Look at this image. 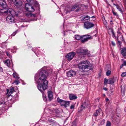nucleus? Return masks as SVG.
I'll use <instances>...</instances> for the list:
<instances>
[{
	"label": "nucleus",
	"mask_w": 126,
	"mask_h": 126,
	"mask_svg": "<svg viewBox=\"0 0 126 126\" xmlns=\"http://www.w3.org/2000/svg\"><path fill=\"white\" fill-rule=\"evenodd\" d=\"M111 44L113 46H115V43L113 41H112L111 42Z\"/></svg>",
	"instance_id": "43"
},
{
	"label": "nucleus",
	"mask_w": 126,
	"mask_h": 126,
	"mask_svg": "<svg viewBox=\"0 0 126 126\" xmlns=\"http://www.w3.org/2000/svg\"><path fill=\"white\" fill-rule=\"evenodd\" d=\"M112 13L115 16H116L117 15V14L115 12L113 11H112Z\"/></svg>",
	"instance_id": "42"
},
{
	"label": "nucleus",
	"mask_w": 126,
	"mask_h": 126,
	"mask_svg": "<svg viewBox=\"0 0 126 126\" xmlns=\"http://www.w3.org/2000/svg\"><path fill=\"white\" fill-rule=\"evenodd\" d=\"M124 65H125L123 63L120 66V68H121Z\"/></svg>",
	"instance_id": "46"
},
{
	"label": "nucleus",
	"mask_w": 126,
	"mask_h": 126,
	"mask_svg": "<svg viewBox=\"0 0 126 126\" xmlns=\"http://www.w3.org/2000/svg\"><path fill=\"white\" fill-rule=\"evenodd\" d=\"M10 90L13 92H14L15 91L14 88L13 87H12V88Z\"/></svg>",
	"instance_id": "38"
},
{
	"label": "nucleus",
	"mask_w": 126,
	"mask_h": 126,
	"mask_svg": "<svg viewBox=\"0 0 126 126\" xmlns=\"http://www.w3.org/2000/svg\"><path fill=\"white\" fill-rule=\"evenodd\" d=\"M121 42L120 41H119V40L118 41V44L119 46H121Z\"/></svg>",
	"instance_id": "39"
},
{
	"label": "nucleus",
	"mask_w": 126,
	"mask_h": 126,
	"mask_svg": "<svg viewBox=\"0 0 126 126\" xmlns=\"http://www.w3.org/2000/svg\"><path fill=\"white\" fill-rule=\"evenodd\" d=\"M112 33H113V34L114 35V33L113 32Z\"/></svg>",
	"instance_id": "55"
},
{
	"label": "nucleus",
	"mask_w": 126,
	"mask_h": 126,
	"mask_svg": "<svg viewBox=\"0 0 126 126\" xmlns=\"http://www.w3.org/2000/svg\"><path fill=\"white\" fill-rule=\"evenodd\" d=\"M19 83V81L18 80H16L13 84L15 83L16 85H17Z\"/></svg>",
	"instance_id": "33"
},
{
	"label": "nucleus",
	"mask_w": 126,
	"mask_h": 126,
	"mask_svg": "<svg viewBox=\"0 0 126 126\" xmlns=\"http://www.w3.org/2000/svg\"><path fill=\"white\" fill-rule=\"evenodd\" d=\"M83 19L85 21H89L90 17L88 16H86L85 17H83Z\"/></svg>",
	"instance_id": "23"
},
{
	"label": "nucleus",
	"mask_w": 126,
	"mask_h": 126,
	"mask_svg": "<svg viewBox=\"0 0 126 126\" xmlns=\"http://www.w3.org/2000/svg\"><path fill=\"white\" fill-rule=\"evenodd\" d=\"M117 32V40H118L120 39L121 41H123V38L121 33L119 31H118Z\"/></svg>",
	"instance_id": "15"
},
{
	"label": "nucleus",
	"mask_w": 126,
	"mask_h": 126,
	"mask_svg": "<svg viewBox=\"0 0 126 126\" xmlns=\"http://www.w3.org/2000/svg\"><path fill=\"white\" fill-rule=\"evenodd\" d=\"M23 4V2L20 0H18L17 1L15 5L18 8H21Z\"/></svg>",
	"instance_id": "9"
},
{
	"label": "nucleus",
	"mask_w": 126,
	"mask_h": 126,
	"mask_svg": "<svg viewBox=\"0 0 126 126\" xmlns=\"http://www.w3.org/2000/svg\"><path fill=\"white\" fill-rule=\"evenodd\" d=\"M87 107V105L86 103L85 102L82 104L81 106V107L79 108V109H80L82 111L83 109Z\"/></svg>",
	"instance_id": "20"
},
{
	"label": "nucleus",
	"mask_w": 126,
	"mask_h": 126,
	"mask_svg": "<svg viewBox=\"0 0 126 126\" xmlns=\"http://www.w3.org/2000/svg\"><path fill=\"white\" fill-rule=\"evenodd\" d=\"M84 36H80L78 35H76L75 36V39L77 40H79L81 39Z\"/></svg>",
	"instance_id": "22"
},
{
	"label": "nucleus",
	"mask_w": 126,
	"mask_h": 126,
	"mask_svg": "<svg viewBox=\"0 0 126 126\" xmlns=\"http://www.w3.org/2000/svg\"><path fill=\"white\" fill-rule=\"evenodd\" d=\"M0 5L4 8H6L7 7L5 2L4 0H0Z\"/></svg>",
	"instance_id": "13"
},
{
	"label": "nucleus",
	"mask_w": 126,
	"mask_h": 126,
	"mask_svg": "<svg viewBox=\"0 0 126 126\" xmlns=\"http://www.w3.org/2000/svg\"><path fill=\"white\" fill-rule=\"evenodd\" d=\"M76 124L75 121L73 122L72 123V126H76Z\"/></svg>",
	"instance_id": "36"
},
{
	"label": "nucleus",
	"mask_w": 126,
	"mask_h": 126,
	"mask_svg": "<svg viewBox=\"0 0 126 126\" xmlns=\"http://www.w3.org/2000/svg\"><path fill=\"white\" fill-rule=\"evenodd\" d=\"M0 71L2 72L3 71V69L1 67H0Z\"/></svg>",
	"instance_id": "47"
},
{
	"label": "nucleus",
	"mask_w": 126,
	"mask_h": 126,
	"mask_svg": "<svg viewBox=\"0 0 126 126\" xmlns=\"http://www.w3.org/2000/svg\"><path fill=\"white\" fill-rule=\"evenodd\" d=\"M105 123V120H102L101 122V124H103Z\"/></svg>",
	"instance_id": "41"
},
{
	"label": "nucleus",
	"mask_w": 126,
	"mask_h": 126,
	"mask_svg": "<svg viewBox=\"0 0 126 126\" xmlns=\"http://www.w3.org/2000/svg\"><path fill=\"white\" fill-rule=\"evenodd\" d=\"M48 97L49 100H51L53 99V95L52 92L51 91H48Z\"/></svg>",
	"instance_id": "17"
},
{
	"label": "nucleus",
	"mask_w": 126,
	"mask_h": 126,
	"mask_svg": "<svg viewBox=\"0 0 126 126\" xmlns=\"http://www.w3.org/2000/svg\"><path fill=\"white\" fill-rule=\"evenodd\" d=\"M114 83L113 80L111 78L108 79V84H111Z\"/></svg>",
	"instance_id": "27"
},
{
	"label": "nucleus",
	"mask_w": 126,
	"mask_h": 126,
	"mask_svg": "<svg viewBox=\"0 0 126 126\" xmlns=\"http://www.w3.org/2000/svg\"><path fill=\"white\" fill-rule=\"evenodd\" d=\"M11 10L12 9H11L9 8L7 10L4 9L2 10H1V11L2 10H3V12H2L5 13H7L9 15L11 14Z\"/></svg>",
	"instance_id": "16"
},
{
	"label": "nucleus",
	"mask_w": 126,
	"mask_h": 126,
	"mask_svg": "<svg viewBox=\"0 0 126 126\" xmlns=\"http://www.w3.org/2000/svg\"><path fill=\"white\" fill-rule=\"evenodd\" d=\"M44 69H41L39 73L35 75V81L39 83L37 85L39 90L42 92L47 88L48 82L47 80L48 76V73Z\"/></svg>",
	"instance_id": "1"
},
{
	"label": "nucleus",
	"mask_w": 126,
	"mask_h": 126,
	"mask_svg": "<svg viewBox=\"0 0 126 126\" xmlns=\"http://www.w3.org/2000/svg\"><path fill=\"white\" fill-rule=\"evenodd\" d=\"M43 69L46 71V73H48V76L49 75V74H50L51 73L52 70L50 68L47 67L46 69L45 68H43L42 69Z\"/></svg>",
	"instance_id": "14"
},
{
	"label": "nucleus",
	"mask_w": 126,
	"mask_h": 126,
	"mask_svg": "<svg viewBox=\"0 0 126 126\" xmlns=\"http://www.w3.org/2000/svg\"><path fill=\"white\" fill-rule=\"evenodd\" d=\"M116 7L117 9H118L119 11L121 12H122V8L121 7L122 6L121 5V6H120L119 5L117 4L116 5Z\"/></svg>",
	"instance_id": "24"
},
{
	"label": "nucleus",
	"mask_w": 126,
	"mask_h": 126,
	"mask_svg": "<svg viewBox=\"0 0 126 126\" xmlns=\"http://www.w3.org/2000/svg\"><path fill=\"white\" fill-rule=\"evenodd\" d=\"M93 38L92 37H87L83 39L81 41V42L84 43L87 41L89 39H92Z\"/></svg>",
	"instance_id": "19"
},
{
	"label": "nucleus",
	"mask_w": 126,
	"mask_h": 126,
	"mask_svg": "<svg viewBox=\"0 0 126 126\" xmlns=\"http://www.w3.org/2000/svg\"><path fill=\"white\" fill-rule=\"evenodd\" d=\"M4 63L6 64L8 66H9L10 65V61L8 60H5L4 61Z\"/></svg>",
	"instance_id": "25"
},
{
	"label": "nucleus",
	"mask_w": 126,
	"mask_h": 126,
	"mask_svg": "<svg viewBox=\"0 0 126 126\" xmlns=\"http://www.w3.org/2000/svg\"><path fill=\"white\" fill-rule=\"evenodd\" d=\"M16 32H14L12 34V35L13 36H14L16 33Z\"/></svg>",
	"instance_id": "45"
},
{
	"label": "nucleus",
	"mask_w": 126,
	"mask_h": 126,
	"mask_svg": "<svg viewBox=\"0 0 126 126\" xmlns=\"http://www.w3.org/2000/svg\"><path fill=\"white\" fill-rule=\"evenodd\" d=\"M71 8L72 11H75L77 12H78L79 11L80 9L79 6L77 5H74Z\"/></svg>",
	"instance_id": "11"
},
{
	"label": "nucleus",
	"mask_w": 126,
	"mask_h": 126,
	"mask_svg": "<svg viewBox=\"0 0 126 126\" xmlns=\"http://www.w3.org/2000/svg\"><path fill=\"white\" fill-rule=\"evenodd\" d=\"M13 76L16 79H19V77L18 76L17 74L16 73H14L13 74Z\"/></svg>",
	"instance_id": "29"
},
{
	"label": "nucleus",
	"mask_w": 126,
	"mask_h": 126,
	"mask_svg": "<svg viewBox=\"0 0 126 126\" xmlns=\"http://www.w3.org/2000/svg\"><path fill=\"white\" fill-rule=\"evenodd\" d=\"M6 20L9 23H12L15 22V18L12 15L8 16L6 18Z\"/></svg>",
	"instance_id": "6"
},
{
	"label": "nucleus",
	"mask_w": 126,
	"mask_h": 126,
	"mask_svg": "<svg viewBox=\"0 0 126 126\" xmlns=\"http://www.w3.org/2000/svg\"><path fill=\"white\" fill-rule=\"evenodd\" d=\"M75 107V106L73 105H72L71 106L70 109H74Z\"/></svg>",
	"instance_id": "37"
},
{
	"label": "nucleus",
	"mask_w": 126,
	"mask_h": 126,
	"mask_svg": "<svg viewBox=\"0 0 126 126\" xmlns=\"http://www.w3.org/2000/svg\"><path fill=\"white\" fill-rule=\"evenodd\" d=\"M16 15V16H18V15L17 14Z\"/></svg>",
	"instance_id": "54"
},
{
	"label": "nucleus",
	"mask_w": 126,
	"mask_h": 126,
	"mask_svg": "<svg viewBox=\"0 0 126 126\" xmlns=\"http://www.w3.org/2000/svg\"><path fill=\"white\" fill-rule=\"evenodd\" d=\"M121 50V54L122 55L124 58H126V48L124 47L123 48H120Z\"/></svg>",
	"instance_id": "10"
},
{
	"label": "nucleus",
	"mask_w": 126,
	"mask_h": 126,
	"mask_svg": "<svg viewBox=\"0 0 126 126\" xmlns=\"http://www.w3.org/2000/svg\"><path fill=\"white\" fill-rule=\"evenodd\" d=\"M122 60H123V59H122Z\"/></svg>",
	"instance_id": "57"
},
{
	"label": "nucleus",
	"mask_w": 126,
	"mask_h": 126,
	"mask_svg": "<svg viewBox=\"0 0 126 126\" xmlns=\"http://www.w3.org/2000/svg\"><path fill=\"white\" fill-rule=\"evenodd\" d=\"M111 0V1H112L113 0Z\"/></svg>",
	"instance_id": "56"
},
{
	"label": "nucleus",
	"mask_w": 126,
	"mask_h": 126,
	"mask_svg": "<svg viewBox=\"0 0 126 126\" xmlns=\"http://www.w3.org/2000/svg\"><path fill=\"white\" fill-rule=\"evenodd\" d=\"M104 89L105 90H107V89L106 88H104Z\"/></svg>",
	"instance_id": "52"
},
{
	"label": "nucleus",
	"mask_w": 126,
	"mask_h": 126,
	"mask_svg": "<svg viewBox=\"0 0 126 126\" xmlns=\"http://www.w3.org/2000/svg\"><path fill=\"white\" fill-rule=\"evenodd\" d=\"M78 66L79 69L84 72L92 70L94 67L93 64L87 60L81 61L79 63Z\"/></svg>",
	"instance_id": "2"
},
{
	"label": "nucleus",
	"mask_w": 126,
	"mask_h": 126,
	"mask_svg": "<svg viewBox=\"0 0 126 126\" xmlns=\"http://www.w3.org/2000/svg\"><path fill=\"white\" fill-rule=\"evenodd\" d=\"M31 12H30L29 13H26V16L28 17H31Z\"/></svg>",
	"instance_id": "31"
},
{
	"label": "nucleus",
	"mask_w": 126,
	"mask_h": 126,
	"mask_svg": "<svg viewBox=\"0 0 126 126\" xmlns=\"http://www.w3.org/2000/svg\"><path fill=\"white\" fill-rule=\"evenodd\" d=\"M126 76V72H123L122 73L121 76L122 77H124Z\"/></svg>",
	"instance_id": "34"
},
{
	"label": "nucleus",
	"mask_w": 126,
	"mask_h": 126,
	"mask_svg": "<svg viewBox=\"0 0 126 126\" xmlns=\"http://www.w3.org/2000/svg\"><path fill=\"white\" fill-rule=\"evenodd\" d=\"M91 18H95V16H92L91 17Z\"/></svg>",
	"instance_id": "53"
},
{
	"label": "nucleus",
	"mask_w": 126,
	"mask_h": 126,
	"mask_svg": "<svg viewBox=\"0 0 126 126\" xmlns=\"http://www.w3.org/2000/svg\"><path fill=\"white\" fill-rule=\"evenodd\" d=\"M75 75V72L72 70H70L67 73V75L68 77L73 76Z\"/></svg>",
	"instance_id": "12"
},
{
	"label": "nucleus",
	"mask_w": 126,
	"mask_h": 126,
	"mask_svg": "<svg viewBox=\"0 0 126 126\" xmlns=\"http://www.w3.org/2000/svg\"><path fill=\"white\" fill-rule=\"evenodd\" d=\"M72 11L71 8L69 7H67L66 8L65 10L64 11V12L66 14H67Z\"/></svg>",
	"instance_id": "21"
},
{
	"label": "nucleus",
	"mask_w": 126,
	"mask_h": 126,
	"mask_svg": "<svg viewBox=\"0 0 126 126\" xmlns=\"http://www.w3.org/2000/svg\"><path fill=\"white\" fill-rule=\"evenodd\" d=\"M126 66V61H124L123 62V63Z\"/></svg>",
	"instance_id": "49"
},
{
	"label": "nucleus",
	"mask_w": 126,
	"mask_h": 126,
	"mask_svg": "<svg viewBox=\"0 0 126 126\" xmlns=\"http://www.w3.org/2000/svg\"><path fill=\"white\" fill-rule=\"evenodd\" d=\"M6 55H7L8 56H10V54L8 53V52H6Z\"/></svg>",
	"instance_id": "48"
},
{
	"label": "nucleus",
	"mask_w": 126,
	"mask_h": 126,
	"mask_svg": "<svg viewBox=\"0 0 126 126\" xmlns=\"http://www.w3.org/2000/svg\"><path fill=\"white\" fill-rule=\"evenodd\" d=\"M94 24L90 22H86L84 23V27L86 29H89L94 26Z\"/></svg>",
	"instance_id": "7"
},
{
	"label": "nucleus",
	"mask_w": 126,
	"mask_h": 126,
	"mask_svg": "<svg viewBox=\"0 0 126 126\" xmlns=\"http://www.w3.org/2000/svg\"><path fill=\"white\" fill-rule=\"evenodd\" d=\"M35 5H36L37 7L38 6V4L37 2H35Z\"/></svg>",
	"instance_id": "44"
},
{
	"label": "nucleus",
	"mask_w": 126,
	"mask_h": 126,
	"mask_svg": "<svg viewBox=\"0 0 126 126\" xmlns=\"http://www.w3.org/2000/svg\"><path fill=\"white\" fill-rule=\"evenodd\" d=\"M26 0L28 2H30L32 0Z\"/></svg>",
	"instance_id": "50"
},
{
	"label": "nucleus",
	"mask_w": 126,
	"mask_h": 126,
	"mask_svg": "<svg viewBox=\"0 0 126 126\" xmlns=\"http://www.w3.org/2000/svg\"><path fill=\"white\" fill-rule=\"evenodd\" d=\"M25 7L26 10L29 12H33L35 11L33 7L28 3L25 4Z\"/></svg>",
	"instance_id": "5"
},
{
	"label": "nucleus",
	"mask_w": 126,
	"mask_h": 126,
	"mask_svg": "<svg viewBox=\"0 0 126 126\" xmlns=\"http://www.w3.org/2000/svg\"><path fill=\"white\" fill-rule=\"evenodd\" d=\"M100 111L101 110H96V111L94 112V115L95 116H97L98 113L100 112Z\"/></svg>",
	"instance_id": "26"
},
{
	"label": "nucleus",
	"mask_w": 126,
	"mask_h": 126,
	"mask_svg": "<svg viewBox=\"0 0 126 126\" xmlns=\"http://www.w3.org/2000/svg\"><path fill=\"white\" fill-rule=\"evenodd\" d=\"M69 97L70 99L71 100L75 99L77 98V97L75 95L73 94H70Z\"/></svg>",
	"instance_id": "18"
},
{
	"label": "nucleus",
	"mask_w": 126,
	"mask_h": 126,
	"mask_svg": "<svg viewBox=\"0 0 126 126\" xmlns=\"http://www.w3.org/2000/svg\"><path fill=\"white\" fill-rule=\"evenodd\" d=\"M36 16V15L35 14H32L31 13V16H32L33 17H35Z\"/></svg>",
	"instance_id": "40"
},
{
	"label": "nucleus",
	"mask_w": 126,
	"mask_h": 126,
	"mask_svg": "<svg viewBox=\"0 0 126 126\" xmlns=\"http://www.w3.org/2000/svg\"><path fill=\"white\" fill-rule=\"evenodd\" d=\"M88 51V50L87 49H84L83 48H79L77 50L76 52L79 54H81L80 56V57H82V56H81V54L83 55H87L89 56V53Z\"/></svg>",
	"instance_id": "3"
},
{
	"label": "nucleus",
	"mask_w": 126,
	"mask_h": 126,
	"mask_svg": "<svg viewBox=\"0 0 126 126\" xmlns=\"http://www.w3.org/2000/svg\"><path fill=\"white\" fill-rule=\"evenodd\" d=\"M13 93V92H11L10 90L7 89V94H8V96H10L11 94Z\"/></svg>",
	"instance_id": "28"
},
{
	"label": "nucleus",
	"mask_w": 126,
	"mask_h": 126,
	"mask_svg": "<svg viewBox=\"0 0 126 126\" xmlns=\"http://www.w3.org/2000/svg\"><path fill=\"white\" fill-rule=\"evenodd\" d=\"M74 52H71L68 53L66 56V58L68 61L71 60L74 56L75 55Z\"/></svg>",
	"instance_id": "8"
},
{
	"label": "nucleus",
	"mask_w": 126,
	"mask_h": 126,
	"mask_svg": "<svg viewBox=\"0 0 126 126\" xmlns=\"http://www.w3.org/2000/svg\"><path fill=\"white\" fill-rule=\"evenodd\" d=\"M111 125L110 123V122L108 121L107 122L106 126H110Z\"/></svg>",
	"instance_id": "35"
},
{
	"label": "nucleus",
	"mask_w": 126,
	"mask_h": 126,
	"mask_svg": "<svg viewBox=\"0 0 126 126\" xmlns=\"http://www.w3.org/2000/svg\"><path fill=\"white\" fill-rule=\"evenodd\" d=\"M57 101L60 104L61 106H64L65 108L68 106L70 104V102L69 101L64 100L59 97L57 98Z\"/></svg>",
	"instance_id": "4"
},
{
	"label": "nucleus",
	"mask_w": 126,
	"mask_h": 126,
	"mask_svg": "<svg viewBox=\"0 0 126 126\" xmlns=\"http://www.w3.org/2000/svg\"><path fill=\"white\" fill-rule=\"evenodd\" d=\"M108 79H104V83L105 84H108Z\"/></svg>",
	"instance_id": "32"
},
{
	"label": "nucleus",
	"mask_w": 126,
	"mask_h": 126,
	"mask_svg": "<svg viewBox=\"0 0 126 126\" xmlns=\"http://www.w3.org/2000/svg\"><path fill=\"white\" fill-rule=\"evenodd\" d=\"M111 71L109 70H108L106 73V74L107 76H108L110 75L111 73Z\"/></svg>",
	"instance_id": "30"
},
{
	"label": "nucleus",
	"mask_w": 126,
	"mask_h": 126,
	"mask_svg": "<svg viewBox=\"0 0 126 126\" xmlns=\"http://www.w3.org/2000/svg\"><path fill=\"white\" fill-rule=\"evenodd\" d=\"M106 102H108L109 101V99L108 98H106Z\"/></svg>",
	"instance_id": "51"
}]
</instances>
